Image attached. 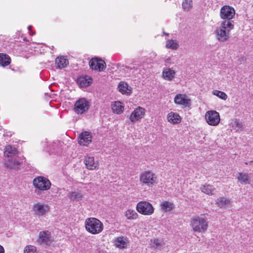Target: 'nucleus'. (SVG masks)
I'll list each match as a JSON object with an SVG mask.
<instances>
[{"mask_svg":"<svg viewBox=\"0 0 253 253\" xmlns=\"http://www.w3.org/2000/svg\"><path fill=\"white\" fill-rule=\"evenodd\" d=\"M234 24L229 21H222L220 26L215 31L217 40L220 42H225L229 38L230 32L234 29Z\"/></svg>","mask_w":253,"mask_h":253,"instance_id":"obj_1","label":"nucleus"},{"mask_svg":"<svg viewBox=\"0 0 253 253\" xmlns=\"http://www.w3.org/2000/svg\"><path fill=\"white\" fill-rule=\"evenodd\" d=\"M85 227L89 233L97 234L102 231L104 226L99 219L94 217H89L85 220Z\"/></svg>","mask_w":253,"mask_h":253,"instance_id":"obj_2","label":"nucleus"},{"mask_svg":"<svg viewBox=\"0 0 253 253\" xmlns=\"http://www.w3.org/2000/svg\"><path fill=\"white\" fill-rule=\"evenodd\" d=\"M33 184L36 188L35 192L38 195H40L42 191L49 189L51 184L47 178L41 176L35 177Z\"/></svg>","mask_w":253,"mask_h":253,"instance_id":"obj_3","label":"nucleus"},{"mask_svg":"<svg viewBox=\"0 0 253 253\" xmlns=\"http://www.w3.org/2000/svg\"><path fill=\"white\" fill-rule=\"evenodd\" d=\"M191 225L194 232L205 233L207 230L208 222L206 218L197 216L192 219Z\"/></svg>","mask_w":253,"mask_h":253,"instance_id":"obj_4","label":"nucleus"},{"mask_svg":"<svg viewBox=\"0 0 253 253\" xmlns=\"http://www.w3.org/2000/svg\"><path fill=\"white\" fill-rule=\"evenodd\" d=\"M140 181L148 187H152L158 183L157 176L150 170L142 172L139 177Z\"/></svg>","mask_w":253,"mask_h":253,"instance_id":"obj_5","label":"nucleus"},{"mask_svg":"<svg viewBox=\"0 0 253 253\" xmlns=\"http://www.w3.org/2000/svg\"><path fill=\"white\" fill-rule=\"evenodd\" d=\"M89 106V102L86 98H81L76 101L74 110L78 114H82L88 110Z\"/></svg>","mask_w":253,"mask_h":253,"instance_id":"obj_6","label":"nucleus"},{"mask_svg":"<svg viewBox=\"0 0 253 253\" xmlns=\"http://www.w3.org/2000/svg\"><path fill=\"white\" fill-rule=\"evenodd\" d=\"M235 14V10L234 8L229 5H224L222 6L220 11V16L221 19H224L223 21H229L233 24L232 20Z\"/></svg>","mask_w":253,"mask_h":253,"instance_id":"obj_7","label":"nucleus"},{"mask_svg":"<svg viewBox=\"0 0 253 253\" xmlns=\"http://www.w3.org/2000/svg\"><path fill=\"white\" fill-rule=\"evenodd\" d=\"M205 119L207 123L212 126L218 125L220 121L219 113L214 110L207 111L205 114Z\"/></svg>","mask_w":253,"mask_h":253,"instance_id":"obj_8","label":"nucleus"},{"mask_svg":"<svg viewBox=\"0 0 253 253\" xmlns=\"http://www.w3.org/2000/svg\"><path fill=\"white\" fill-rule=\"evenodd\" d=\"M136 210L140 213L144 215H151L154 212L152 205L148 202H139L136 206Z\"/></svg>","mask_w":253,"mask_h":253,"instance_id":"obj_9","label":"nucleus"},{"mask_svg":"<svg viewBox=\"0 0 253 253\" xmlns=\"http://www.w3.org/2000/svg\"><path fill=\"white\" fill-rule=\"evenodd\" d=\"M49 207L48 205L37 203L33 205L32 211L34 214L38 217H41L45 215L49 211Z\"/></svg>","mask_w":253,"mask_h":253,"instance_id":"obj_10","label":"nucleus"},{"mask_svg":"<svg viewBox=\"0 0 253 253\" xmlns=\"http://www.w3.org/2000/svg\"><path fill=\"white\" fill-rule=\"evenodd\" d=\"M89 64L90 68L94 70L102 71L106 67V63L102 59L98 57L91 59Z\"/></svg>","mask_w":253,"mask_h":253,"instance_id":"obj_11","label":"nucleus"},{"mask_svg":"<svg viewBox=\"0 0 253 253\" xmlns=\"http://www.w3.org/2000/svg\"><path fill=\"white\" fill-rule=\"evenodd\" d=\"M174 103L177 105L184 107H189L191 105V99L184 94H177L174 98Z\"/></svg>","mask_w":253,"mask_h":253,"instance_id":"obj_12","label":"nucleus"},{"mask_svg":"<svg viewBox=\"0 0 253 253\" xmlns=\"http://www.w3.org/2000/svg\"><path fill=\"white\" fill-rule=\"evenodd\" d=\"M21 162L20 161V158L17 156L14 158H8L7 160L4 161L5 166L10 169H16L20 167Z\"/></svg>","mask_w":253,"mask_h":253,"instance_id":"obj_13","label":"nucleus"},{"mask_svg":"<svg viewBox=\"0 0 253 253\" xmlns=\"http://www.w3.org/2000/svg\"><path fill=\"white\" fill-rule=\"evenodd\" d=\"M144 115L145 109L138 107L131 113L129 119L132 122H136L142 118Z\"/></svg>","mask_w":253,"mask_h":253,"instance_id":"obj_14","label":"nucleus"},{"mask_svg":"<svg viewBox=\"0 0 253 253\" xmlns=\"http://www.w3.org/2000/svg\"><path fill=\"white\" fill-rule=\"evenodd\" d=\"M113 243L118 248L126 249L129 244V241L126 236H120L115 238L114 239Z\"/></svg>","mask_w":253,"mask_h":253,"instance_id":"obj_15","label":"nucleus"},{"mask_svg":"<svg viewBox=\"0 0 253 253\" xmlns=\"http://www.w3.org/2000/svg\"><path fill=\"white\" fill-rule=\"evenodd\" d=\"M79 139V143L81 145L87 146L91 142L92 136L90 132L84 131L80 135Z\"/></svg>","mask_w":253,"mask_h":253,"instance_id":"obj_16","label":"nucleus"},{"mask_svg":"<svg viewBox=\"0 0 253 253\" xmlns=\"http://www.w3.org/2000/svg\"><path fill=\"white\" fill-rule=\"evenodd\" d=\"M51 237L50 232L43 231L40 232L38 241L40 244H48L51 242Z\"/></svg>","mask_w":253,"mask_h":253,"instance_id":"obj_17","label":"nucleus"},{"mask_svg":"<svg viewBox=\"0 0 253 253\" xmlns=\"http://www.w3.org/2000/svg\"><path fill=\"white\" fill-rule=\"evenodd\" d=\"M84 163L86 168L89 170L95 169L99 166L98 162H95L94 158L92 156L85 157Z\"/></svg>","mask_w":253,"mask_h":253,"instance_id":"obj_18","label":"nucleus"},{"mask_svg":"<svg viewBox=\"0 0 253 253\" xmlns=\"http://www.w3.org/2000/svg\"><path fill=\"white\" fill-rule=\"evenodd\" d=\"M119 91L123 94L130 95L132 92V88L125 82H121L118 86Z\"/></svg>","mask_w":253,"mask_h":253,"instance_id":"obj_19","label":"nucleus"},{"mask_svg":"<svg viewBox=\"0 0 253 253\" xmlns=\"http://www.w3.org/2000/svg\"><path fill=\"white\" fill-rule=\"evenodd\" d=\"M18 151L14 147L9 145L5 147L4 150V155L5 157H7L8 158H14L15 156H17L16 155Z\"/></svg>","mask_w":253,"mask_h":253,"instance_id":"obj_20","label":"nucleus"},{"mask_svg":"<svg viewBox=\"0 0 253 253\" xmlns=\"http://www.w3.org/2000/svg\"><path fill=\"white\" fill-rule=\"evenodd\" d=\"M175 72L170 68H165L164 69L162 76L163 78L167 81H170L174 78Z\"/></svg>","mask_w":253,"mask_h":253,"instance_id":"obj_21","label":"nucleus"},{"mask_svg":"<svg viewBox=\"0 0 253 253\" xmlns=\"http://www.w3.org/2000/svg\"><path fill=\"white\" fill-rule=\"evenodd\" d=\"M215 204L217 207L220 208H225L231 205V201L227 198L221 197L217 199Z\"/></svg>","mask_w":253,"mask_h":253,"instance_id":"obj_22","label":"nucleus"},{"mask_svg":"<svg viewBox=\"0 0 253 253\" xmlns=\"http://www.w3.org/2000/svg\"><path fill=\"white\" fill-rule=\"evenodd\" d=\"M168 121L173 124H179L181 122V118L178 114L170 112L168 115Z\"/></svg>","mask_w":253,"mask_h":253,"instance_id":"obj_23","label":"nucleus"},{"mask_svg":"<svg viewBox=\"0 0 253 253\" xmlns=\"http://www.w3.org/2000/svg\"><path fill=\"white\" fill-rule=\"evenodd\" d=\"M200 189L202 192L208 195H213L216 192V189L214 187V186L210 184H206L203 185L200 188Z\"/></svg>","mask_w":253,"mask_h":253,"instance_id":"obj_24","label":"nucleus"},{"mask_svg":"<svg viewBox=\"0 0 253 253\" xmlns=\"http://www.w3.org/2000/svg\"><path fill=\"white\" fill-rule=\"evenodd\" d=\"M112 109L114 113L120 114L124 111V106L120 101H116L112 105Z\"/></svg>","mask_w":253,"mask_h":253,"instance_id":"obj_25","label":"nucleus"},{"mask_svg":"<svg viewBox=\"0 0 253 253\" xmlns=\"http://www.w3.org/2000/svg\"><path fill=\"white\" fill-rule=\"evenodd\" d=\"M161 209L165 212L170 211L174 208V205L172 202L165 201L160 205Z\"/></svg>","mask_w":253,"mask_h":253,"instance_id":"obj_26","label":"nucleus"},{"mask_svg":"<svg viewBox=\"0 0 253 253\" xmlns=\"http://www.w3.org/2000/svg\"><path fill=\"white\" fill-rule=\"evenodd\" d=\"M238 181L243 184H249V176L248 173L245 172H239L237 177Z\"/></svg>","mask_w":253,"mask_h":253,"instance_id":"obj_27","label":"nucleus"},{"mask_svg":"<svg viewBox=\"0 0 253 253\" xmlns=\"http://www.w3.org/2000/svg\"><path fill=\"white\" fill-rule=\"evenodd\" d=\"M57 67L62 69L65 67L69 63L68 60L64 57H57L55 60Z\"/></svg>","mask_w":253,"mask_h":253,"instance_id":"obj_28","label":"nucleus"},{"mask_svg":"<svg viewBox=\"0 0 253 253\" xmlns=\"http://www.w3.org/2000/svg\"><path fill=\"white\" fill-rule=\"evenodd\" d=\"M91 79L88 76L80 77L78 81L80 85L83 87L89 86L91 83Z\"/></svg>","mask_w":253,"mask_h":253,"instance_id":"obj_29","label":"nucleus"},{"mask_svg":"<svg viewBox=\"0 0 253 253\" xmlns=\"http://www.w3.org/2000/svg\"><path fill=\"white\" fill-rule=\"evenodd\" d=\"M10 63V57L4 53H0V65L2 66H6Z\"/></svg>","mask_w":253,"mask_h":253,"instance_id":"obj_30","label":"nucleus"},{"mask_svg":"<svg viewBox=\"0 0 253 253\" xmlns=\"http://www.w3.org/2000/svg\"><path fill=\"white\" fill-rule=\"evenodd\" d=\"M68 197L71 200L79 201L82 199L83 195L81 192H72L68 193Z\"/></svg>","mask_w":253,"mask_h":253,"instance_id":"obj_31","label":"nucleus"},{"mask_svg":"<svg viewBox=\"0 0 253 253\" xmlns=\"http://www.w3.org/2000/svg\"><path fill=\"white\" fill-rule=\"evenodd\" d=\"M125 216L128 219H135L138 217V214L133 210H127L125 213Z\"/></svg>","mask_w":253,"mask_h":253,"instance_id":"obj_32","label":"nucleus"},{"mask_svg":"<svg viewBox=\"0 0 253 253\" xmlns=\"http://www.w3.org/2000/svg\"><path fill=\"white\" fill-rule=\"evenodd\" d=\"M166 47L171 49H176L178 47V44L175 40H168L166 42Z\"/></svg>","mask_w":253,"mask_h":253,"instance_id":"obj_33","label":"nucleus"},{"mask_svg":"<svg viewBox=\"0 0 253 253\" xmlns=\"http://www.w3.org/2000/svg\"><path fill=\"white\" fill-rule=\"evenodd\" d=\"M192 0H184L182 2V8L185 11H189L192 7Z\"/></svg>","mask_w":253,"mask_h":253,"instance_id":"obj_34","label":"nucleus"},{"mask_svg":"<svg viewBox=\"0 0 253 253\" xmlns=\"http://www.w3.org/2000/svg\"><path fill=\"white\" fill-rule=\"evenodd\" d=\"M232 127L236 131H240L243 130V125L242 123L235 121L232 124Z\"/></svg>","mask_w":253,"mask_h":253,"instance_id":"obj_35","label":"nucleus"},{"mask_svg":"<svg viewBox=\"0 0 253 253\" xmlns=\"http://www.w3.org/2000/svg\"><path fill=\"white\" fill-rule=\"evenodd\" d=\"M213 94L224 100L227 98V94L225 92L221 91L215 90L213 91Z\"/></svg>","mask_w":253,"mask_h":253,"instance_id":"obj_36","label":"nucleus"},{"mask_svg":"<svg viewBox=\"0 0 253 253\" xmlns=\"http://www.w3.org/2000/svg\"><path fill=\"white\" fill-rule=\"evenodd\" d=\"M36 251V248L32 245L26 246L24 249V253H35Z\"/></svg>","mask_w":253,"mask_h":253,"instance_id":"obj_37","label":"nucleus"},{"mask_svg":"<svg viewBox=\"0 0 253 253\" xmlns=\"http://www.w3.org/2000/svg\"><path fill=\"white\" fill-rule=\"evenodd\" d=\"M153 244L157 247L160 245V242L158 239H155L153 242Z\"/></svg>","mask_w":253,"mask_h":253,"instance_id":"obj_38","label":"nucleus"},{"mask_svg":"<svg viewBox=\"0 0 253 253\" xmlns=\"http://www.w3.org/2000/svg\"><path fill=\"white\" fill-rule=\"evenodd\" d=\"M0 253H4V249L1 245H0Z\"/></svg>","mask_w":253,"mask_h":253,"instance_id":"obj_39","label":"nucleus"},{"mask_svg":"<svg viewBox=\"0 0 253 253\" xmlns=\"http://www.w3.org/2000/svg\"><path fill=\"white\" fill-rule=\"evenodd\" d=\"M252 164H253V161H251L245 163L246 165H252Z\"/></svg>","mask_w":253,"mask_h":253,"instance_id":"obj_40","label":"nucleus"},{"mask_svg":"<svg viewBox=\"0 0 253 253\" xmlns=\"http://www.w3.org/2000/svg\"><path fill=\"white\" fill-rule=\"evenodd\" d=\"M31 28H32V26H29L28 27V29L29 30H31Z\"/></svg>","mask_w":253,"mask_h":253,"instance_id":"obj_41","label":"nucleus"},{"mask_svg":"<svg viewBox=\"0 0 253 253\" xmlns=\"http://www.w3.org/2000/svg\"><path fill=\"white\" fill-rule=\"evenodd\" d=\"M164 34L165 35H169V34L166 33H165V32H164Z\"/></svg>","mask_w":253,"mask_h":253,"instance_id":"obj_42","label":"nucleus"}]
</instances>
